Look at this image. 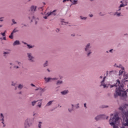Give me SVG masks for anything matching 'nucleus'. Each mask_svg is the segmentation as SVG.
Listing matches in <instances>:
<instances>
[{
  "instance_id": "29",
  "label": "nucleus",
  "mask_w": 128,
  "mask_h": 128,
  "mask_svg": "<svg viewBox=\"0 0 128 128\" xmlns=\"http://www.w3.org/2000/svg\"><path fill=\"white\" fill-rule=\"evenodd\" d=\"M80 18L81 20H86V17L82 18V16H80Z\"/></svg>"
},
{
  "instance_id": "17",
  "label": "nucleus",
  "mask_w": 128,
  "mask_h": 128,
  "mask_svg": "<svg viewBox=\"0 0 128 128\" xmlns=\"http://www.w3.org/2000/svg\"><path fill=\"white\" fill-rule=\"evenodd\" d=\"M126 6V4H121L120 5V7H119V10H118V11L120 10V8H122V6Z\"/></svg>"
},
{
  "instance_id": "48",
  "label": "nucleus",
  "mask_w": 128,
  "mask_h": 128,
  "mask_svg": "<svg viewBox=\"0 0 128 128\" xmlns=\"http://www.w3.org/2000/svg\"><path fill=\"white\" fill-rule=\"evenodd\" d=\"M128 78V75H126V78Z\"/></svg>"
},
{
  "instance_id": "9",
  "label": "nucleus",
  "mask_w": 128,
  "mask_h": 128,
  "mask_svg": "<svg viewBox=\"0 0 128 128\" xmlns=\"http://www.w3.org/2000/svg\"><path fill=\"white\" fill-rule=\"evenodd\" d=\"M44 80H46V82H50V80H58V78H44Z\"/></svg>"
},
{
  "instance_id": "4",
  "label": "nucleus",
  "mask_w": 128,
  "mask_h": 128,
  "mask_svg": "<svg viewBox=\"0 0 128 128\" xmlns=\"http://www.w3.org/2000/svg\"><path fill=\"white\" fill-rule=\"evenodd\" d=\"M28 58L29 60L32 62H34V57L32 56V54L28 53Z\"/></svg>"
},
{
  "instance_id": "50",
  "label": "nucleus",
  "mask_w": 128,
  "mask_h": 128,
  "mask_svg": "<svg viewBox=\"0 0 128 128\" xmlns=\"http://www.w3.org/2000/svg\"><path fill=\"white\" fill-rule=\"evenodd\" d=\"M24 44H26V42H24Z\"/></svg>"
},
{
  "instance_id": "54",
  "label": "nucleus",
  "mask_w": 128,
  "mask_h": 128,
  "mask_svg": "<svg viewBox=\"0 0 128 128\" xmlns=\"http://www.w3.org/2000/svg\"><path fill=\"white\" fill-rule=\"evenodd\" d=\"M32 18H34V16H33Z\"/></svg>"
},
{
  "instance_id": "42",
  "label": "nucleus",
  "mask_w": 128,
  "mask_h": 128,
  "mask_svg": "<svg viewBox=\"0 0 128 128\" xmlns=\"http://www.w3.org/2000/svg\"><path fill=\"white\" fill-rule=\"evenodd\" d=\"M112 72H114V71L110 72V74H112Z\"/></svg>"
},
{
  "instance_id": "22",
  "label": "nucleus",
  "mask_w": 128,
  "mask_h": 128,
  "mask_svg": "<svg viewBox=\"0 0 128 128\" xmlns=\"http://www.w3.org/2000/svg\"><path fill=\"white\" fill-rule=\"evenodd\" d=\"M62 84V81H58L56 84Z\"/></svg>"
},
{
  "instance_id": "63",
  "label": "nucleus",
  "mask_w": 128,
  "mask_h": 128,
  "mask_svg": "<svg viewBox=\"0 0 128 128\" xmlns=\"http://www.w3.org/2000/svg\"><path fill=\"white\" fill-rule=\"evenodd\" d=\"M107 74H108V71H107Z\"/></svg>"
},
{
  "instance_id": "18",
  "label": "nucleus",
  "mask_w": 128,
  "mask_h": 128,
  "mask_svg": "<svg viewBox=\"0 0 128 128\" xmlns=\"http://www.w3.org/2000/svg\"><path fill=\"white\" fill-rule=\"evenodd\" d=\"M68 90H64V92H61V94H68Z\"/></svg>"
},
{
  "instance_id": "37",
  "label": "nucleus",
  "mask_w": 128,
  "mask_h": 128,
  "mask_svg": "<svg viewBox=\"0 0 128 128\" xmlns=\"http://www.w3.org/2000/svg\"><path fill=\"white\" fill-rule=\"evenodd\" d=\"M3 40H6V36L3 38Z\"/></svg>"
},
{
  "instance_id": "23",
  "label": "nucleus",
  "mask_w": 128,
  "mask_h": 128,
  "mask_svg": "<svg viewBox=\"0 0 128 128\" xmlns=\"http://www.w3.org/2000/svg\"><path fill=\"white\" fill-rule=\"evenodd\" d=\"M18 88H20L21 90V88H24V86L20 84L18 85Z\"/></svg>"
},
{
  "instance_id": "35",
  "label": "nucleus",
  "mask_w": 128,
  "mask_h": 128,
  "mask_svg": "<svg viewBox=\"0 0 128 128\" xmlns=\"http://www.w3.org/2000/svg\"><path fill=\"white\" fill-rule=\"evenodd\" d=\"M44 18L45 20H46V18H48V16H44Z\"/></svg>"
},
{
  "instance_id": "60",
  "label": "nucleus",
  "mask_w": 128,
  "mask_h": 128,
  "mask_svg": "<svg viewBox=\"0 0 128 128\" xmlns=\"http://www.w3.org/2000/svg\"><path fill=\"white\" fill-rule=\"evenodd\" d=\"M113 116V114H111V116Z\"/></svg>"
},
{
  "instance_id": "3",
  "label": "nucleus",
  "mask_w": 128,
  "mask_h": 128,
  "mask_svg": "<svg viewBox=\"0 0 128 128\" xmlns=\"http://www.w3.org/2000/svg\"><path fill=\"white\" fill-rule=\"evenodd\" d=\"M120 118L118 114L114 115L112 118L110 120V124L113 126V128H118V126L120 124Z\"/></svg>"
},
{
  "instance_id": "27",
  "label": "nucleus",
  "mask_w": 128,
  "mask_h": 128,
  "mask_svg": "<svg viewBox=\"0 0 128 128\" xmlns=\"http://www.w3.org/2000/svg\"><path fill=\"white\" fill-rule=\"evenodd\" d=\"M41 90V92H44V89L42 88H38L36 90Z\"/></svg>"
},
{
  "instance_id": "14",
  "label": "nucleus",
  "mask_w": 128,
  "mask_h": 128,
  "mask_svg": "<svg viewBox=\"0 0 128 128\" xmlns=\"http://www.w3.org/2000/svg\"><path fill=\"white\" fill-rule=\"evenodd\" d=\"M20 41L18 40H16L14 42V43L13 44V46H18V44H20Z\"/></svg>"
},
{
  "instance_id": "58",
  "label": "nucleus",
  "mask_w": 128,
  "mask_h": 128,
  "mask_svg": "<svg viewBox=\"0 0 128 128\" xmlns=\"http://www.w3.org/2000/svg\"><path fill=\"white\" fill-rule=\"evenodd\" d=\"M34 116H36V114H34Z\"/></svg>"
},
{
  "instance_id": "57",
  "label": "nucleus",
  "mask_w": 128,
  "mask_h": 128,
  "mask_svg": "<svg viewBox=\"0 0 128 128\" xmlns=\"http://www.w3.org/2000/svg\"><path fill=\"white\" fill-rule=\"evenodd\" d=\"M19 94H22V92H20Z\"/></svg>"
},
{
  "instance_id": "25",
  "label": "nucleus",
  "mask_w": 128,
  "mask_h": 128,
  "mask_svg": "<svg viewBox=\"0 0 128 128\" xmlns=\"http://www.w3.org/2000/svg\"><path fill=\"white\" fill-rule=\"evenodd\" d=\"M38 101H33L32 102V106H34L36 104V102Z\"/></svg>"
},
{
  "instance_id": "19",
  "label": "nucleus",
  "mask_w": 128,
  "mask_h": 128,
  "mask_svg": "<svg viewBox=\"0 0 128 128\" xmlns=\"http://www.w3.org/2000/svg\"><path fill=\"white\" fill-rule=\"evenodd\" d=\"M10 38L12 40L14 38V34L11 33V34L9 36Z\"/></svg>"
},
{
  "instance_id": "55",
  "label": "nucleus",
  "mask_w": 128,
  "mask_h": 128,
  "mask_svg": "<svg viewBox=\"0 0 128 128\" xmlns=\"http://www.w3.org/2000/svg\"><path fill=\"white\" fill-rule=\"evenodd\" d=\"M108 117H107V118H106V119H108Z\"/></svg>"
},
{
  "instance_id": "62",
  "label": "nucleus",
  "mask_w": 128,
  "mask_h": 128,
  "mask_svg": "<svg viewBox=\"0 0 128 128\" xmlns=\"http://www.w3.org/2000/svg\"><path fill=\"white\" fill-rule=\"evenodd\" d=\"M10 64H11V65H12V63H10Z\"/></svg>"
},
{
  "instance_id": "49",
  "label": "nucleus",
  "mask_w": 128,
  "mask_h": 128,
  "mask_svg": "<svg viewBox=\"0 0 128 128\" xmlns=\"http://www.w3.org/2000/svg\"><path fill=\"white\" fill-rule=\"evenodd\" d=\"M100 78H102V76H100Z\"/></svg>"
},
{
  "instance_id": "41",
  "label": "nucleus",
  "mask_w": 128,
  "mask_h": 128,
  "mask_svg": "<svg viewBox=\"0 0 128 128\" xmlns=\"http://www.w3.org/2000/svg\"><path fill=\"white\" fill-rule=\"evenodd\" d=\"M90 18H92L93 16H92V14H90Z\"/></svg>"
},
{
  "instance_id": "34",
  "label": "nucleus",
  "mask_w": 128,
  "mask_h": 128,
  "mask_svg": "<svg viewBox=\"0 0 128 128\" xmlns=\"http://www.w3.org/2000/svg\"><path fill=\"white\" fill-rule=\"evenodd\" d=\"M48 66V61L44 64V66Z\"/></svg>"
},
{
  "instance_id": "20",
  "label": "nucleus",
  "mask_w": 128,
  "mask_h": 128,
  "mask_svg": "<svg viewBox=\"0 0 128 128\" xmlns=\"http://www.w3.org/2000/svg\"><path fill=\"white\" fill-rule=\"evenodd\" d=\"M72 109L68 108V112H72V110H74V108H73L74 104H72Z\"/></svg>"
},
{
  "instance_id": "8",
  "label": "nucleus",
  "mask_w": 128,
  "mask_h": 128,
  "mask_svg": "<svg viewBox=\"0 0 128 128\" xmlns=\"http://www.w3.org/2000/svg\"><path fill=\"white\" fill-rule=\"evenodd\" d=\"M56 10H54L52 12L47 13L48 16H56Z\"/></svg>"
},
{
  "instance_id": "28",
  "label": "nucleus",
  "mask_w": 128,
  "mask_h": 128,
  "mask_svg": "<svg viewBox=\"0 0 128 128\" xmlns=\"http://www.w3.org/2000/svg\"><path fill=\"white\" fill-rule=\"evenodd\" d=\"M38 104H38V108H41L42 107V102H40Z\"/></svg>"
},
{
  "instance_id": "16",
  "label": "nucleus",
  "mask_w": 128,
  "mask_h": 128,
  "mask_svg": "<svg viewBox=\"0 0 128 128\" xmlns=\"http://www.w3.org/2000/svg\"><path fill=\"white\" fill-rule=\"evenodd\" d=\"M0 118L1 120H2V124H4V115L2 114H0Z\"/></svg>"
},
{
  "instance_id": "45",
  "label": "nucleus",
  "mask_w": 128,
  "mask_h": 128,
  "mask_svg": "<svg viewBox=\"0 0 128 128\" xmlns=\"http://www.w3.org/2000/svg\"><path fill=\"white\" fill-rule=\"evenodd\" d=\"M112 52V50H110V52Z\"/></svg>"
},
{
  "instance_id": "31",
  "label": "nucleus",
  "mask_w": 128,
  "mask_h": 128,
  "mask_svg": "<svg viewBox=\"0 0 128 128\" xmlns=\"http://www.w3.org/2000/svg\"><path fill=\"white\" fill-rule=\"evenodd\" d=\"M27 46H28V48H32V46L30 45V44H27Z\"/></svg>"
},
{
  "instance_id": "52",
  "label": "nucleus",
  "mask_w": 128,
  "mask_h": 128,
  "mask_svg": "<svg viewBox=\"0 0 128 128\" xmlns=\"http://www.w3.org/2000/svg\"><path fill=\"white\" fill-rule=\"evenodd\" d=\"M72 36H74V35H72Z\"/></svg>"
},
{
  "instance_id": "36",
  "label": "nucleus",
  "mask_w": 128,
  "mask_h": 128,
  "mask_svg": "<svg viewBox=\"0 0 128 128\" xmlns=\"http://www.w3.org/2000/svg\"><path fill=\"white\" fill-rule=\"evenodd\" d=\"M8 54V52H4V54Z\"/></svg>"
},
{
  "instance_id": "24",
  "label": "nucleus",
  "mask_w": 128,
  "mask_h": 128,
  "mask_svg": "<svg viewBox=\"0 0 128 128\" xmlns=\"http://www.w3.org/2000/svg\"><path fill=\"white\" fill-rule=\"evenodd\" d=\"M42 124V122H39V124H38V128H41Z\"/></svg>"
},
{
  "instance_id": "13",
  "label": "nucleus",
  "mask_w": 128,
  "mask_h": 128,
  "mask_svg": "<svg viewBox=\"0 0 128 128\" xmlns=\"http://www.w3.org/2000/svg\"><path fill=\"white\" fill-rule=\"evenodd\" d=\"M124 72V68H122V70H120L119 76H122Z\"/></svg>"
},
{
  "instance_id": "56",
  "label": "nucleus",
  "mask_w": 128,
  "mask_h": 128,
  "mask_svg": "<svg viewBox=\"0 0 128 128\" xmlns=\"http://www.w3.org/2000/svg\"><path fill=\"white\" fill-rule=\"evenodd\" d=\"M4 126H6V125L4 124Z\"/></svg>"
},
{
  "instance_id": "2",
  "label": "nucleus",
  "mask_w": 128,
  "mask_h": 128,
  "mask_svg": "<svg viewBox=\"0 0 128 128\" xmlns=\"http://www.w3.org/2000/svg\"><path fill=\"white\" fill-rule=\"evenodd\" d=\"M128 104H124L119 108V110L123 112L124 116L126 118L124 122V126H128V111L126 112L128 110Z\"/></svg>"
},
{
  "instance_id": "5",
  "label": "nucleus",
  "mask_w": 128,
  "mask_h": 128,
  "mask_svg": "<svg viewBox=\"0 0 128 128\" xmlns=\"http://www.w3.org/2000/svg\"><path fill=\"white\" fill-rule=\"evenodd\" d=\"M90 44H88L87 46H86V48H85V50L86 52H89L88 54V56H90V54H92V52H90Z\"/></svg>"
},
{
  "instance_id": "6",
  "label": "nucleus",
  "mask_w": 128,
  "mask_h": 128,
  "mask_svg": "<svg viewBox=\"0 0 128 128\" xmlns=\"http://www.w3.org/2000/svg\"><path fill=\"white\" fill-rule=\"evenodd\" d=\"M30 119H27L25 121V123H24V128H30Z\"/></svg>"
},
{
  "instance_id": "47",
  "label": "nucleus",
  "mask_w": 128,
  "mask_h": 128,
  "mask_svg": "<svg viewBox=\"0 0 128 128\" xmlns=\"http://www.w3.org/2000/svg\"><path fill=\"white\" fill-rule=\"evenodd\" d=\"M2 25H0V28H2Z\"/></svg>"
},
{
  "instance_id": "46",
  "label": "nucleus",
  "mask_w": 128,
  "mask_h": 128,
  "mask_svg": "<svg viewBox=\"0 0 128 128\" xmlns=\"http://www.w3.org/2000/svg\"><path fill=\"white\" fill-rule=\"evenodd\" d=\"M78 104H77V108H79Z\"/></svg>"
},
{
  "instance_id": "40",
  "label": "nucleus",
  "mask_w": 128,
  "mask_h": 128,
  "mask_svg": "<svg viewBox=\"0 0 128 128\" xmlns=\"http://www.w3.org/2000/svg\"><path fill=\"white\" fill-rule=\"evenodd\" d=\"M12 86H16V84L12 82Z\"/></svg>"
},
{
  "instance_id": "53",
  "label": "nucleus",
  "mask_w": 128,
  "mask_h": 128,
  "mask_svg": "<svg viewBox=\"0 0 128 128\" xmlns=\"http://www.w3.org/2000/svg\"><path fill=\"white\" fill-rule=\"evenodd\" d=\"M48 72H50V70L48 69Z\"/></svg>"
},
{
  "instance_id": "59",
  "label": "nucleus",
  "mask_w": 128,
  "mask_h": 128,
  "mask_svg": "<svg viewBox=\"0 0 128 128\" xmlns=\"http://www.w3.org/2000/svg\"><path fill=\"white\" fill-rule=\"evenodd\" d=\"M120 2H122V1H121Z\"/></svg>"
},
{
  "instance_id": "21",
  "label": "nucleus",
  "mask_w": 128,
  "mask_h": 128,
  "mask_svg": "<svg viewBox=\"0 0 128 128\" xmlns=\"http://www.w3.org/2000/svg\"><path fill=\"white\" fill-rule=\"evenodd\" d=\"M114 14H116L117 16H120V12H116Z\"/></svg>"
},
{
  "instance_id": "7",
  "label": "nucleus",
  "mask_w": 128,
  "mask_h": 128,
  "mask_svg": "<svg viewBox=\"0 0 128 128\" xmlns=\"http://www.w3.org/2000/svg\"><path fill=\"white\" fill-rule=\"evenodd\" d=\"M22 66V63L18 62H15V65L14 66V68H20V66Z\"/></svg>"
},
{
  "instance_id": "44",
  "label": "nucleus",
  "mask_w": 128,
  "mask_h": 128,
  "mask_svg": "<svg viewBox=\"0 0 128 128\" xmlns=\"http://www.w3.org/2000/svg\"><path fill=\"white\" fill-rule=\"evenodd\" d=\"M56 32H60V30L59 29H57Z\"/></svg>"
},
{
  "instance_id": "10",
  "label": "nucleus",
  "mask_w": 128,
  "mask_h": 128,
  "mask_svg": "<svg viewBox=\"0 0 128 128\" xmlns=\"http://www.w3.org/2000/svg\"><path fill=\"white\" fill-rule=\"evenodd\" d=\"M104 80H106V76H104L103 78V80L102 82H101V84H100V86H104V88H107L106 86V84H104Z\"/></svg>"
},
{
  "instance_id": "32",
  "label": "nucleus",
  "mask_w": 128,
  "mask_h": 128,
  "mask_svg": "<svg viewBox=\"0 0 128 128\" xmlns=\"http://www.w3.org/2000/svg\"><path fill=\"white\" fill-rule=\"evenodd\" d=\"M114 66H116V68H122V65H120L119 66H116V64H115Z\"/></svg>"
},
{
  "instance_id": "12",
  "label": "nucleus",
  "mask_w": 128,
  "mask_h": 128,
  "mask_svg": "<svg viewBox=\"0 0 128 128\" xmlns=\"http://www.w3.org/2000/svg\"><path fill=\"white\" fill-rule=\"evenodd\" d=\"M31 12H36V6H32L30 8Z\"/></svg>"
},
{
  "instance_id": "43",
  "label": "nucleus",
  "mask_w": 128,
  "mask_h": 128,
  "mask_svg": "<svg viewBox=\"0 0 128 128\" xmlns=\"http://www.w3.org/2000/svg\"><path fill=\"white\" fill-rule=\"evenodd\" d=\"M31 86H34V84H31Z\"/></svg>"
},
{
  "instance_id": "1",
  "label": "nucleus",
  "mask_w": 128,
  "mask_h": 128,
  "mask_svg": "<svg viewBox=\"0 0 128 128\" xmlns=\"http://www.w3.org/2000/svg\"><path fill=\"white\" fill-rule=\"evenodd\" d=\"M114 86H116V92L114 94V98H117V96H122L124 98H128V89L126 90L124 86V84H120V82L118 80L116 81L114 85H110V88H114Z\"/></svg>"
},
{
  "instance_id": "39",
  "label": "nucleus",
  "mask_w": 128,
  "mask_h": 128,
  "mask_svg": "<svg viewBox=\"0 0 128 128\" xmlns=\"http://www.w3.org/2000/svg\"><path fill=\"white\" fill-rule=\"evenodd\" d=\"M2 18H0V22H2Z\"/></svg>"
},
{
  "instance_id": "33",
  "label": "nucleus",
  "mask_w": 128,
  "mask_h": 128,
  "mask_svg": "<svg viewBox=\"0 0 128 128\" xmlns=\"http://www.w3.org/2000/svg\"><path fill=\"white\" fill-rule=\"evenodd\" d=\"M12 22L13 24H16V21H14V19L12 20Z\"/></svg>"
},
{
  "instance_id": "15",
  "label": "nucleus",
  "mask_w": 128,
  "mask_h": 128,
  "mask_svg": "<svg viewBox=\"0 0 128 128\" xmlns=\"http://www.w3.org/2000/svg\"><path fill=\"white\" fill-rule=\"evenodd\" d=\"M52 102H54V100H51V101L49 102L46 104V106H50V104H52Z\"/></svg>"
},
{
  "instance_id": "61",
  "label": "nucleus",
  "mask_w": 128,
  "mask_h": 128,
  "mask_svg": "<svg viewBox=\"0 0 128 128\" xmlns=\"http://www.w3.org/2000/svg\"><path fill=\"white\" fill-rule=\"evenodd\" d=\"M31 22H32V20H31Z\"/></svg>"
},
{
  "instance_id": "11",
  "label": "nucleus",
  "mask_w": 128,
  "mask_h": 128,
  "mask_svg": "<svg viewBox=\"0 0 128 128\" xmlns=\"http://www.w3.org/2000/svg\"><path fill=\"white\" fill-rule=\"evenodd\" d=\"M102 116L100 115L98 116L97 117L95 118V120H102Z\"/></svg>"
},
{
  "instance_id": "38",
  "label": "nucleus",
  "mask_w": 128,
  "mask_h": 128,
  "mask_svg": "<svg viewBox=\"0 0 128 128\" xmlns=\"http://www.w3.org/2000/svg\"><path fill=\"white\" fill-rule=\"evenodd\" d=\"M84 108H86V103L84 104Z\"/></svg>"
},
{
  "instance_id": "51",
  "label": "nucleus",
  "mask_w": 128,
  "mask_h": 128,
  "mask_svg": "<svg viewBox=\"0 0 128 128\" xmlns=\"http://www.w3.org/2000/svg\"><path fill=\"white\" fill-rule=\"evenodd\" d=\"M104 108H108V106H104Z\"/></svg>"
},
{
  "instance_id": "30",
  "label": "nucleus",
  "mask_w": 128,
  "mask_h": 128,
  "mask_svg": "<svg viewBox=\"0 0 128 128\" xmlns=\"http://www.w3.org/2000/svg\"><path fill=\"white\" fill-rule=\"evenodd\" d=\"M1 34L2 36H6V31L4 33H1Z\"/></svg>"
},
{
  "instance_id": "26",
  "label": "nucleus",
  "mask_w": 128,
  "mask_h": 128,
  "mask_svg": "<svg viewBox=\"0 0 128 128\" xmlns=\"http://www.w3.org/2000/svg\"><path fill=\"white\" fill-rule=\"evenodd\" d=\"M18 32V30H16V29H14L12 32V34H14V32Z\"/></svg>"
}]
</instances>
